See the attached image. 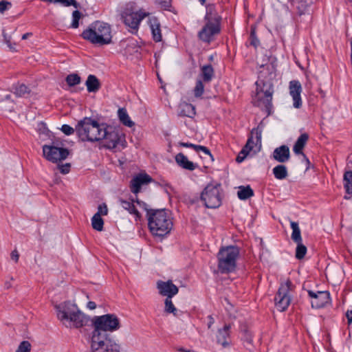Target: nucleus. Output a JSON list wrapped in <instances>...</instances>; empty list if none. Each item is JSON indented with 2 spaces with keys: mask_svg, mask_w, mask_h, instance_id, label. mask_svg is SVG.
I'll list each match as a JSON object with an SVG mask.
<instances>
[{
  "mask_svg": "<svg viewBox=\"0 0 352 352\" xmlns=\"http://www.w3.org/2000/svg\"><path fill=\"white\" fill-rule=\"evenodd\" d=\"M65 80L69 86L73 87L80 82V77L76 74H72L66 77Z\"/></svg>",
  "mask_w": 352,
  "mask_h": 352,
  "instance_id": "nucleus-39",
  "label": "nucleus"
},
{
  "mask_svg": "<svg viewBox=\"0 0 352 352\" xmlns=\"http://www.w3.org/2000/svg\"><path fill=\"white\" fill-rule=\"evenodd\" d=\"M262 131L263 126H261V123L259 124L257 127L252 129L247 142L243 148L249 151H251L253 149L254 146H258L260 148L261 146Z\"/></svg>",
  "mask_w": 352,
  "mask_h": 352,
  "instance_id": "nucleus-15",
  "label": "nucleus"
},
{
  "mask_svg": "<svg viewBox=\"0 0 352 352\" xmlns=\"http://www.w3.org/2000/svg\"><path fill=\"white\" fill-rule=\"evenodd\" d=\"M276 76V69L274 64L269 63L262 65L258 71V80L254 104L263 108L267 115H270L272 109V96L274 85L272 80Z\"/></svg>",
  "mask_w": 352,
  "mask_h": 352,
  "instance_id": "nucleus-1",
  "label": "nucleus"
},
{
  "mask_svg": "<svg viewBox=\"0 0 352 352\" xmlns=\"http://www.w3.org/2000/svg\"><path fill=\"white\" fill-rule=\"evenodd\" d=\"M135 202L140 207L146 211V216L148 217V210H151V209H148L147 204L142 201H140L138 199H136Z\"/></svg>",
  "mask_w": 352,
  "mask_h": 352,
  "instance_id": "nucleus-51",
  "label": "nucleus"
},
{
  "mask_svg": "<svg viewBox=\"0 0 352 352\" xmlns=\"http://www.w3.org/2000/svg\"><path fill=\"white\" fill-rule=\"evenodd\" d=\"M179 145L182 147H186V148H193L194 149V147H195V144H192V143H188V142H179Z\"/></svg>",
  "mask_w": 352,
  "mask_h": 352,
  "instance_id": "nucleus-54",
  "label": "nucleus"
},
{
  "mask_svg": "<svg viewBox=\"0 0 352 352\" xmlns=\"http://www.w3.org/2000/svg\"><path fill=\"white\" fill-rule=\"evenodd\" d=\"M290 225L292 229V233L291 236L292 241L295 243L302 242L300 229L299 228L298 223L295 221H291Z\"/></svg>",
  "mask_w": 352,
  "mask_h": 352,
  "instance_id": "nucleus-32",
  "label": "nucleus"
},
{
  "mask_svg": "<svg viewBox=\"0 0 352 352\" xmlns=\"http://www.w3.org/2000/svg\"><path fill=\"white\" fill-rule=\"evenodd\" d=\"M346 317L347 318L348 324L350 325L352 323V310L346 311Z\"/></svg>",
  "mask_w": 352,
  "mask_h": 352,
  "instance_id": "nucleus-55",
  "label": "nucleus"
},
{
  "mask_svg": "<svg viewBox=\"0 0 352 352\" xmlns=\"http://www.w3.org/2000/svg\"><path fill=\"white\" fill-rule=\"evenodd\" d=\"M204 91V85L201 80H197L194 88V95L196 98L201 97Z\"/></svg>",
  "mask_w": 352,
  "mask_h": 352,
  "instance_id": "nucleus-42",
  "label": "nucleus"
},
{
  "mask_svg": "<svg viewBox=\"0 0 352 352\" xmlns=\"http://www.w3.org/2000/svg\"><path fill=\"white\" fill-rule=\"evenodd\" d=\"M240 249L236 245L221 247L217 254V267L221 274H230L236 268V260Z\"/></svg>",
  "mask_w": 352,
  "mask_h": 352,
  "instance_id": "nucleus-6",
  "label": "nucleus"
},
{
  "mask_svg": "<svg viewBox=\"0 0 352 352\" xmlns=\"http://www.w3.org/2000/svg\"><path fill=\"white\" fill-rule=\"evenodd\" d=\"M272 171L275 178L277 179H284L288 175L287 170L285 165H277L273 168Z\"/></svg>",
  "mask_w": 352,
  "mask_h": 352,
  "instance_id": "nucleus-33",
  "label": "nucleus"
},
{
  "mask_svg": "<svg viewBox=\"0 0 352 352\" xmlns=\"http://www.w3.org/2000/svg\"><path fill=\"white\" fill-rule=\"evenodd\" d=\"M67 321L72 322L73 326L78 329L86 325L89 322V318L78 309L69 316Z\"/></svg>",
  "mask_w": 352,
  "mask_h": 352,
  "instance_id": "nucleus-22",
  "label": "nucleus"
},
{
  "mask_svg": "<svg viewBox=\"0 0 352 352\" xmlns=\"http://www.w3.org/2000/svg\"><path fill=\"white\" fill-rule=\"evenodd\" d=\"M195 114V107L192 104L184 102L179 104L178 111L179 116L193 118Z\"/></svg>",
  "mask_w": 352,
  "mask_h": 352,
  "instance_id": "nucleus-25",
  "label": "nucleus"
},
{
  "mask_svg": "<svg viewBox=\"0 0 352 352\" xmlns=\"http://www.w3.org/2000/svg\"><path fill=\"white\" fill-rule=\"evenodd\" d=\"M58 318L61 320H68L69 316L78 310L77 306L69 302H65L63 304L56 305Z\"/></svg>",
  "mask_w": 352,
  "mask_h": 352,
  "instance_id": "nucleus-18",
  "label": "nucleus"
},
{
  "mask_svg": "<svg viewBox=\"0 0 352 352\" xmlns=\"http://www.w3.org/2000/svg\"><path fill=\"white\" fill-rule=\"evenodd\" d=\"M82 14L78 10L73 11L72 12V22L71 23V28H78L79 26V20L82 18Z\"/></svg>",
  "mask_w": 352,
  "mask_h": 352,
  "instance_id": "nucleus-41",
  "label": "nucleus"
},
{
  "mask_svg": "<svg viewBox=\"0 0 352 352\" xmlns=\"http://www.w3.org/2000/svg\"><path fill=\"white\" fill-rule=\"evenodd\" d=\"M272 157L280 163H285L290 158L289 148L287 145H282L274 150Z\"/></svg>",
  "mask_w": 352,
  "mask_h": 352,
  "instance_id": "nucleus-21",
  "label": "nucleus"
},
{
  "mask_svg": "<svg viewBox=\"0 0 352 352\" xmlns=\"http://www.w3.org/2000/svg\"><path fill=\"white\" fill-rule=\"evenodd\" d=\"M12 4L10 1L6 0H1L0 1V12L3 13L6 10L11 7Z\"/></svg>",
  "mask_w": 352,
  "mask_h": 352,
  "instance_id": "nucleus-48",
  "label": "nucleus"
},
{
  "mask_svg": "<svg viewBox=\"0 0 352 352\" xmlns=\"http://www.w3.org/2000/svg\"><path fill=\"white\" fill-rule=\"evenodd\" d=\"M157 288L159 290L160 294L166 296V298H173L179 292L178 287L170 280L168 281L158 280L157 282Z\"/></svg>",
  "mask_w": 352,
  "mask_h": 352,
  "instance_id": "nucleus-16",
  "label": "nucleus"
},
{
  "mask_svg": "<svg viewBox=\"0 0 352 352\" xmlns=\"http://www.w3.org/2000/svg\"><path fill=\"white\" fill-rule=\"evenodd\" d=\"M148 226L153 235L164 237L173 227V222L165 209L148 210Z\"/></svg>",
  "mask_w": 352,
  "mask_h": 352,
  "instance_id": "nucleus-3",
  "label": "nucleus"
},
{
  "mask_svg": "<svg viewBox=\"0 0 352 352\" xmlns=\"http://www.w3.org/2000/svg\"><path fill=\"white\" fill-rule=\"evenodd\" d=\"M152 181V177L146 173H139L130 182L131 191L137 195L141 190L143 185L148 184Z\"/></svg>",
  "mask_w": 352,
  "mask_h": 352,
  "instance_id": "nucleus-17",
  "label": "nucleus"
},
{
  "mask_svg": "<svg viewBox=\"0 0 352 352\" xmlns=\"http://www.w3.org/2000/svg\"><path fill=\"white\" fill-rule=\"evenodd\" d=\"M92 228L97 231L103 230L104 221L100 214H95L91 218Z\"/></svg>",
  "mask_w": 352,
  "mask_h": 352,
  "instance_id": "nucleus-35",
  "label": "nucleus"
},
{
  "mask_svg": "<svg viewBox=\"0 0 352 352\" xmlns=\"http://www.w3.org/2000/svg\"><path fill=\"white\" fill-rule=\"evenodd\" d=\"M237 195L241 200H246L254 196V191L250 186H241L239 188Z\"/></svg>",
  "mask_w": 352,
  "mask_h": 352,
  "instance_id": "nucleus-31",
  "label": "nucleus"
},
{
  "mask_svg": "<svg viewBox=\"0 0 352 352\" xmlns=\"http://www.w3.org/2000/svg\"><path fill=\"white\" fill-rule=\"evenodd\" d=\"M309 297L311 299L312 308L320 309L325 307L331 302L330 293L328 291L307 290Z\"/></svg>",
  "mask_w": 352,
  "mask_h": 352,
  "instance_id": "nucleus-13",
  "label": "nucleus"
},
{
  "mask_svg": "<svg viewBox=\"0 0 352 352\" xmlns=\"http://www.w3.org/2000/svg\"><path fill=\"white\" fill-rule=\"evenodd\" d=\"M309 134L307 133H302L297 139L296 142H295L293 151L296 155H302L303 157L306 159L307 162L309 163V161L308 158L306 157V155L303 153L302 151L304 147L305 146L308 140H309Z\"/></svg>",
  "mask_w": 352,
  "mask_h": 352,
  "instance_id": "nucleus-23",
  "label": "nucleus"
},
{
  "mask_svg": "<svg viewBox=\"0 0 352 352\" xmlns=\"http://www.w3.org/2000/svg\"><path fill=\"white\" fill-rule=\"evenodd\" d=\"M292 285V282L287 280L285 283L280 285L275 296V305L277 309L280 311H285L290 304L291 298L289 295V292Z\"/></svg>",
  "mask_w": 352,
  "mask_h": 352,
  "instance_id": "nucleus-11",
  "label": "nucleus"
},
{
  "mask_svg": "<svg viewBox=\"0 0 352 352\" xmlns=\"http://www.w3.org/2000/svg\"><path fill=\"white\" fill-rule=\"evenodd\" d=\"M91 352H120V346L110 334H91Z\"/></svg>",
  "mask_w": 352,
  "mask_h": 352,
  "instance_id": "nucleus-9",
  "label": "nucleus"
},
{
  "mask_svg": "<svg viewBox=\"0 0 352 352\" xmlns=\"http://www.w3.org/2000/svg\"><path fill=\"white\" fill-rule=\"evenodd\" d=\"M71 164L66 163L65 164L58 165V168L62 174H67L70 170Z\"/></svg>",
  "mask_w": 352,
  "mask_h": 352,
  "instance_id": "nucleus-50",
  "label": "nucleus"
},
{
  "mask_svg": "<svg viewBox=\"0 0 352 352\" xmlns=\"http://www.w3.org/2000/svg\"><path fill=\"white\" fill-rule=\"evenodd\" d=\"M32 34L31 32H28V33H25L24 34L23 36H22V39L23 40H25L27 39L30 36H31Z\"/></svg>",
  "mask_w": 352,
  "mask_h": 352,
  "instance_id": "nucleus-60",
  "label": "nucleus"
},
{
  "mask_svg": "<svg viewBox=\"0 0 352 352\" xmlns=\"http://www.w3.org/2000/svg\"><path fill=\"white\" fill-rule=\"evenodd\" d=\"M30 92V89L25 84H19L14 88V94L18 96H23Z\"/></svg>",
  "mask_w": 352,
  "mask_h": 352,
  "instance_id": "nucleus-40",
  "label": "nucleus"
},
{
  "mask_svg": "<svg viewBox=\"0 0 352 352\" xmlns=\"http://www.w3.org/2000/svg\"><path fill=\"white\" fill-rule=\"evenodd\" d=\"M201 76L204 82H209L214 76V69L210 64L204 65L201 68Z\"/></svg>",
  "mask_w": 352,
  "mask_h": 352,
  "instance_id": "nucleus-29",
  "label": "nucleus"
},
{
  "mask_svg": "<svg viewBox=\"0 0 352 352\" xmlns=\"http://www.w3.org/2000/svg\"><path fill=\"white\" fill-rule=\"evenodd\" d=\"M223 190L220 183H210L203 190L200 199L208 208H217L222 204Z\"/></svg>",
  "mask_w": 352,
  "mask_h": 352,
  "instance_id": "nucleus-8",
  "label": "nucleus"
},
{
  "mask_svg": "<svg viewBox=\"0 0 352 352\" xmlns=\"http://www.w3.org/2000/svg\"><path fill=\"white\" fill-rule=\"evenodd\" d=\"M8 47L10 48V50L12 51H16L15 50V47L13 46V45L12 43H10V45H8Z\"/></svg>",
  "mask_w": 352,
  "mask_h": 352,
  "instance_id": "nucleus-61",
  "label": "nucleus"
},
{
  "mask_svg": "<svg viewBox=\"0 0 352 352\" xmlns=\"http://www.w3.org/2000/svg\"><path fill=\"white\" fill-rule=\"evenodd\" d=\"M232 324H226L223 328L219 329L217 334V342L221 344L223 348L230 346V336Z\"/></svg>",
  "mask_w": 352,
  "mask_h": 352,
  "instance_id": "nucleus-20",
  "label": "nucleus"
},
{
  "mask_svg": "<svg viewBox=\"0 0 352 352\" xmlns=\"http://www.w3.org/2000/svg\"><path fill=\"white\" fill-rule=\"evenodd\" d=\"M106 124H99L91 118L85 117L76 126L77 135L82 142L100 141Z\"/></svg>",
  "mask_w": 352,
  "mask_h": 352,
  "instance_id": "nucleus-5",
  "label": "nucleus"
},
{
  "mask_svg": "<svg viewBox=\"0 0 352 352\" xmlns=\"http://www.w3.org/2000/svg\"><path fill=\"white\" fill-rule=\"evenodd\" d=\"M60 3L64 6H74L75 8H79L80 4L76 0H54V3Z\"/></svg>",
  "mask_w": 352,
  "mask_h": 352,
  "instance_id": "nucleus-43",
  "label": "nucleus"
},
{
  "mask_svg": "<svg viewBox=\"0 0 352 352\" xmlns=\"http://www.w3.org/2000/svg\"><path fill=\"white\" fill-rule=\"evenodd\" d=\"M344 188L348 194L352 195V170L346 171L344 174Z\"/></svg>",
  "mask_w": 352,
  "mask_h": 352,
  "instance_id": "nucleus-36",
  "label": "nucleus"
},
{
  "mask_svg": "<svg viewBox=\"0 0 352 352\" xmlns=\"http://www.w3.org/2000/svg\"><path fill=\"white\" fill-rule=\"evenodd\" d=\"M124 138V134L120 133L119 130L106 125L100 141H102L103 146L112 149L116 148Z\"/></svg>",
  "mask_w": 352,
  "mask_h": 352,
  "instance_id": "nucleus-10",
  "label": "nucleus"
},
{
  "mask_svg": "<svg viewBox=\"0 0 352 352\" xmlns=\"http://www.w3.org/2000/svg\"><path fill=\"white\" fill-rule=\"evenodd\" d=\"M199 1L201 5H205L206 0H199Z\"/></svg>",
  "mask_w": 352,
  "mask_h": 352,
  "instance_id": "nucleus-62",
  "label": "nucleus"
},
{
  "mask_svg": "<svg viewBox=\"0 0 352 352\" xmlns=\"http://www.w3.org/2000/svg\"><path fill=\"white\" fill-rule=\"evenodd\" d=\"M61 131L67 135H70L74 133L76 129H73L68 124H63L61 127Z\"/></svg>",
  "mask_w": 352,
  "mask_h": 352,
  "instance_id": "nucleus-46",
  "label": "nucleus"
},
{
  "mask_svg": "<svg viewBox=\"0 0 352 352\" xmlns=\"http://www.w3.org/2000/svg\"><path fill=\"white\" fill-rule=\"evenodd\" d=\"M296 243L297 244V247L296 248L295 256L298 260L302 259L307 253V247L303 245L302 242Z\"/></svg>",
  "mask_w": 352,
  "mask_h": 352,
  "instance_id": "nucleus-37",
  "label": "nucleus"
},
{
  "mask_svg": "<svg viewBox=\"0 0 352 352\" xmlns=\"http://www.w3.org/2000/svg\"><path fill=\"white\" fill-rule=\"evenodd\" d=\"M82 38L94 45L102 46L112 42L110 25L107 23L96 21L83 30Z\"/></svg>",
  "mask_w": 352,
  "mask_h": 352,
  "instance_id": "nucleus-4",
  "label": "nucleus"
},
{
  "mask_svg": "<svg viewBox=\"0 0 352 352\" xmlns=\"http://www.w3.org/2000/svg\"><path fill=\"white\" fill-rule=\"evenodd\" d=\"M11 258L16 263L18 262L19 258V254L17 250H14L11 252Z\"/></svg>",
  "mask_w": 352,
  "mask_h": 352,
  "instance_id": "nucleus-53",
  "label": "nucleus"
},
{
  "mask_svg": "<svg viewBox=\"0 0 352 352\" xmlns=\"http://www.w3.org/2000/svg\"><path fill=\"white\" fill-rule=\"evenodd\" d=\"M108 213V208L106 204L103 203L100 204L98 207V212L96 214H100L101 215H107Z\"/></svg>",
  "mask_w": 352,
  "mask_h": 352,
  "instance_id": "nucleus-47",
  "label": "nucleus"
},
{
  "mask_svg": "<svg viewBox=\"0 0 352 352\" xmlns=\"http://www.w3.org/2000/svg\"><path fill=\"white\" fill-rule=\"evenodd\" d=\"M43 153L46 160L53 163L65 160L69 154L67 148L46 144L43 146Z\"/></svg>",
  "mask_w": 352,
  "mask_h": 352,
  "instance_id": "nucleus-12",
  "label": "nucleus"
},
{
  "mask_svg": "<svg viewBox=\"0 0 352 352\" xmlns=\"http://www.w3.org/2000/svg\"><path fill=\"white\" fill-rule=\"evenodd\" d=\"M203 147L204 146L195 144L194 150L197 152H199L202 150Z\"/></svg>",
  "mask_w": 352,
  "mask_h": 352,
  "instance_id": "nucleus-59",
  "label": "nucleus"
},
{
  "mask_svg": "<svg viewBox=\"0 0 352 352\" xmlns=\"http://www.w3.org/2000/svg\"><path fill=\"white\" fill-rule=\"evenodd\" d=\"M250 152V151L245 150V148H243L236 158V162H242Z\"/></svg>",
  "mask_w": 352,
  "mask_h": 352,
  "instance_id": "nucleus-45",
  "label": "nucleus"
},
{
  "mask_svg": "<svg viewBox=\"0 0 352 352\" xmlns=\"http://www.w3.org/2000/svg\"><path fill=\"white\" fill-rule=\"evenodd\" d=\"M301 91L302 87L298 80H292L289 82V94L293 98V106L296 109H299L302 106Z\"/></svg>",
  "mask_w": 352,
  "mask_h": 352,
  "instance_id": "nucleus-19",
  "label": "nucleus"
},
{
  "mask_svg": "<svg viewBox=\"0 0 352 352\" xmlns=\"http://www.w3.org/2000/svg\"><path fill=\"white\" fill-rule=\"evenodd\" d=\"M208 328L210 329L212 325L214 323V319L211 315H210L208 316Z\"/></svg>",
  "mask_w": 352,
  "mask_h": 352,
  "instance_id": "nucleus-56",
  "label": "nucleus"
},
{
  "mask_svg": "<svg viewBox=\"0 0 352 352\" xmlns=\"http://www.w3.org/2000/svg\"><path fill=\"white\" fill-rule=\"evenodd\" d=\"M201 151L205 153L206 155H208L210 157H212V154L210 153V151L206 146H204V147L202 148V150Z\"/></svg>",
  "mask_w": 352,
  "mask_h": 352,
  "instance_id": "nucleus-58",
  "label": "nucleus"
},
{
  "mask_svg": "<svg viewBox=\"0 0 352 352\" xmlns=\"http://www.w3.org/2000/svg\"><path fill=\"white\" fill-rule=\"evenodd\" d=\"M87 306L89 309H94L96 307V304L95 303V302L89 301L88 302Z\"/></svg>",
  "mask_w": 352,
  "mask_h": 352,
  "instance_id": "nucleus-57",
  "label": "nucleus"
},
{
  "mask_svg": "<svg viewBox=\"0 0 352 352\" xmlns=\"http://www.w3.org/2000/svg\"><path fill=\"white\" fill-rule=\"evenodd\" d=\"M118 116L120 122L124 126L131 127L134 126V122L131 121L128 113L124 108H120L118 111Z\"/></svg>",
  "mask_w": 352,
  "mask_h": 352,
  "instance_id": "nucleus-30",
  "label": "nucleus"
},
{
  "mask_svg": "<svg viewBox=\"0 0 352 352\" xmlns=\"http://www.w3.org/2000/svg\"><path fill=\"white\" fill-rule=\"evenodd\" d=\"M146 13L142 12H135L128 13L124 12L122 14L124 23L129 28L136 30L138 28L140 21L146 16Z\"/></svg>",
  "mask_w": 352,
  "mask_h": 352,
  "instance_id": "nucleus-14",
  "label": "nucleus"
},
{
  "mask_svg": "<svg viewBox=\"0 0 352 352\" xmlns=\"http://www.w3.org/2000/svg\"><path fill=\"white\" fill-rule=\"evenodd\" d=\"M86 86L89 92H96L100 88V83L96 76L90 74L86 80Z\"/></svg>",
  "mask_w": 352,
  "mask_h": 352,
  "instance_id": "nucleus-28",
  "label": "nucleus"
},
{
  "mask_svg": "<svg viewBox=\"0 0 352 352\" xmlns=\"http://www.w3.org/2000/svg\"><path fill=\"white\" fill-rule=\"evenodd\" d=\"M171 298H172L168 297L165 299V311L168 314H173L174 316H176L177 310L173 305Z\"/></svg>",
  "mask_w": 352,
  "mask_h": 352,
  "instance_id": "nucleus-38",
  "label": "nucleus"
},
{
  "mask_svg": "<svg viewBox=\"0 0 352 352\" xmlns=\"http://www.w3.org/2000/svg\"><path fill=\"white\" fill-rule=\"evenodd\" d=\"M31 344L28 341H23L20 343L16 352H30Z\"/></svg>",
  "mask_w": 352,
  "mask_h": 352,
  "instance_id": "nucleus-44",
  "label": "nucleus"
},
{
  "mask_svg": "<svg viewBox=\"0 0 352 352\" xmlns=\"http://www.w3.org/2000/svg\"><path fill=\"white\" fill-rule=\"evenodd\" d=\"M222 18L217 13L214 4L206 6V12L204 16L205 24L197 34L200 41L210 44L215 40L221 31Z\"/></svg>",
  "mask_w": 352,
  "mask_h": 352,
  "instance_id": "nucleus-2",
  "label": "nucleus"
},
{
  "mask_svg": "<svg viewBox=\"0 0 352 352\" xmlns=\"http://www.w3.org/2000/svg\"><path fill=\"white\" fill-rule=\"evenodd\" d=\"M250 45L256 49L260 45V41L256 36V25H252L250 27V34L249 36Z\"/></svg>",
  "mask_w": 352,
  "mask_h": 352,
  "instance_id": "nucleus-34",
  "label": "nucleus"
},
{
  "mask_svg": "<svg viewBox=\"0 0 352 352\" xmlns=\"http://www.w3.org/2000/svg\"><path fill=\"white\" fill-rule=\"evenodd\" d=\"M135 199H131V201L126 200H120L122 207L127 210L130 214H133L135 216L136 219H139L141 217V214L136 209L134 206Z\"/></svg>",
  "mask_w": 352,
  "mask_h": 352,
  "instance_id": "nucleus-27",
  "label": "nucleus"
},
{
  "mask_svg": "<svg viewBox=\"0 0 352 352\" xmlns=\"http://www.w3.org/2000/svg\"><path fill=\"white\" fill-rule=\"evenodd\" d=\"M158 3L164 10H170V8L171 7L170 0H160Z\"/></svg>",
  "mask_w": 352,
  "mask_h": 352,
  "instance_id": "nucleus-49",
  "label": "nucleus"
},
{
  "mask_svg": "<svg viewBox=\"0 0 352 352\" xmlns=\"http://www.w3.org/2000/svg\"><path fill=\"white\" fill-rule=\"evenodd\" d=\"M91 322L94 327L91 334H109L108 332L117 331L121 327L120 319L114 314L94 316Z\"/></svg>",
  "mask_w": 352,
  "mask_h": 352,
  "instance_id": "nucleus-7",
  "label": "nucleus"
},
{
  "mask_svg": "<svg viewBox=\"0 0 352 352\" xmlns=\"http://www.w3.org/2000/svg\"><path fill=\"white\" fill-rule=\"evenodd\" d=\"M150 27L153 41L156 43L161 41L162 36L160 29V23L156 17H154L150 20Z\"/></svg>",
  "mask_w": 352,
  "mask_h": 352,
  "instance_id": "nucleus-26",
  "label": "nucleus"
},
{
  "mask_svg": "<svg viewBox=\"0 0 352 352\" xmlns=\"http://www.w3.org/2000/svg\"><path fill=\"white\" fill-rule=\"evenodd\" d=\"M2 35L3 37L4 42L7 44V45H10L11 43V36L8 35L5 30H3Z\"/></svg>",
  "mask_w": 352,
  "mask_h": 352,
  "instance_id": "nucleus-52",
  "label": "nucleus"
},
{
  "mask_svg": "<svg viewBox=\"0 0 352 352\" xmlns=\"http://www.w3.org/2000/svg\"><path fill=\"white\" fill-rule=\"evenodd\" d=\"M175 162L180 167L186 170H194L197 167L196 164L188 160L187 157L182 153H179L176 155Z\"/></svg>",
  "mask_w": 352,
  "mask_h": 352,
  "instance_id": "nucleus-24",
  "label": "nucleus"
}]
</instances>
